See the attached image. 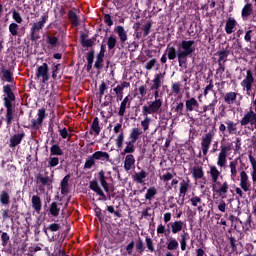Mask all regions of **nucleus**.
Returning a JSON list of instances; mask_svg holds the SVG:
<instances>
[{
  "mask_svg": "<svg viewBox=\"0 0 256 256\" xmlns=\"http://www.w3.org/2000/svg\"><path fill=\"white\" fill-rule=\"evenodd\" d=\"M195 41L193 40H182L179 44V50L171 44L167 45L166 53L169 61H175L178 59V65L182 69H187V59L195 53Z\"/></svg>",
  "mask_w": 256,
  "mask_h": 256,
  "instance_id": "obj_1",
  "label": "nucleus"
},
{
  "mask_svg": "<svg viewBox=\"0 0 256 256\" xmlns=\"http://www.w3.org/2000/svg\"><path fill=\"white\" fill-rule=\"evenodd\" d=\"M210 175L212 178V191L213 193H218L219 197H222V199H225L228 191H229V182L219 181V177L221 176V172H219V169H217V166H211L210 167Z\"/></svg>",
  "mask_w": 256,
  "mask_h": 256,
  "instance_id": "obj_2",
  "label": "nucleus"
},
{
  "mask_svg": "<svg viewBox=\"0 0 256 256\" xmlns=\"http://www.w3.org/2000/svg\"><path fill=\"white\" fill-rule=\"evenodd\" d=\"M47 21H49V15L44 13L41 16L40 21L33 23L30 29V41L35 42L41 39V30L45 27V23H47Z\"/></svg>",
  "mask_w": 256,
  "mask_h": 256,
  "instance_id": "obj_3",
  "label": "nucleus"
},
{
  "mask_svg": "<svg viewBox=\"0 0 256 256\" xmlns=\"http://www.w3.org/2000/svg\"><path fill=\"white\" fill-rule=\"evenodd\" d=\"M163 106V100H154L149 103V105H144L142 107V115L143 117H149V115H155V113H159V110Z\"/></svg>",
  "mask_w": 256,
  "mask_h": 256,
  "instance_id": "obj_4",
  "label": "nucleus"
},
{
  "mask_svg": "<svg viewBox=\"0 0 256 256\" xmlns=\"http://www.w3.org/2000/svg\"><path fill=\"white\" fill-rule=\"evenodd\" d=\"M253 83H255V77H253V72L247 70L245 79L240 83L243 91H246V95L251 97V91H253Z\"/></svg>",
  "mask_w": 256,
  "mask_h": 256,
  "instance_id": "obj_5",
  "label": "nucleus"
},
{
  "mask_svg": "<svg viewBox=\"0 0 256 256\" xmlns=\"http://www.w3.org/2000/svg\"><path fill=\"white\" fill-rule=\"evenodd\" d=\"M36 77L37 79H40L42 83H47V81H49V65L47 63L44 62L37 67Z\"/></svg>",
  "mask_w": 256,
  "mask_h": 256,
  "instance_id": "obj_6",
  "label": "nucleus"
},
{
  "mask_svg": "<svg viewBox=\"0 0 256 256\" xmlns=\"http://www.w3.org/2000/svg\"><path fill=\"white\" fill-rule=\"evenodd\" d=\"M165 76L162 73L156 74L154 79L152 80L153 85L150 87V91H154L155 101H161L159 99V89H161V79Z\"/></svg>",
  "mask_w": 256,
  "mask_h": 256,
  "instance_id": "obj_7",
  "label": "nucleus"
},
{
  "mask_svg": "<svg viewBox=\"0 0 256 256\" xmlns=\"http://www.w3.org/2000/svg\"><path fill=\"white\" fill-rule=\"evenodd\" d=\"M215 137V134L209 132L203 135L201 140V149L203 155H207L209 153V147H211V143H213V139Z\"/></svg>",
  "mask_w": 256,
  "mask_h": 256,
  "instance_id": "obj_8",
  "label": "nucleus"
},
{
  "mask_svg": "<svg viewBox=\"0 0 256 256\" xmlns=\"http://www.w3.org/2000/svg\"><path fill=\"white\" fill-rule=\"evenodd\" d=\"M3 93L6 95L3 99L4 105H13V102H15V93H13V89L10 84L3 86Z\"/></svg>",
  "mask_w": 256,
  "mask_h": 256,
  "instance_id": "obj_9",
  "label": "nucleus"
},
{
  "mask_svg": "<svg viewBox=\"0 0 256 256\" xmlns=\"http://www.w3.org/2000/svg\"><path fill=\"white\" fill-rule=\"evenodd\" d=\"M6 114L4 120L6 121L7 127H11L13 121H15V106L13 104L4 105Z\"/></svg>",
  "mask_w": 256,
  "mask_h": 256,
  "instance_id": "obj_10",
  "label": "nucleus"
},
{
  "mask_svg": "<svg viewBox=\"0 0 256 256\" xmlns=\"http://www.w3.org/2000/svg\"><path fill=\"white\" fill-rule=\"evenodd\" d=\"M3 221H7L12 215H19V205L13 204L9 209L1 210Z\"/></svg>",
  "mask_w": 256,
  "mask_h": 256,
  "instance_id": "obj_11",
  "label": "nucleus"
},
{
  "mask_svg": "<svg viewBox=\"0 0 256 256\" xmlns=\"http://www.w3.org/2000/svg\"><path fill=\"white\" fill-rule=\"evenodd\" d=\"M133 98H131L130 95L126 96L119 107V111H118V115L119 117H124L125 116V111H127V109H131V101Z\"/></svg>",
  "mask_w": 256,
  "mask_h": 256,
  "instance_id": "obj_12",
  "label": "nucleus"
},
{
  "mask_svg": "<svg viewBox=\"0 0 256 256\" xmlns=\"http://www.w3.org/2000/svg\"><path fill=\"white\" fill-rule=\"evenodd\" d=\"M89 187L91 191H94V193H97L99 197H102V201H107V195H105V192H103V189H101V186H99L97 181H90Z\"/></svg>",
  "mask_w": 256,
  "mask_h": 256,
  "instance_id": "obj_13",
  "label": "nucleus"
},
{
  "mask_svg": "<svg viewBox=\"0 0 256 256\" xmlns=\"http://www.w3.org/2000/svg\"><path fill=\"white\" fill-rule=\"evenodd\" d=\"M171 111L176 114V117H183L185 116V104L182 101L174 102Z\"/></svg>",
  "mask_w": 256,
  "mask_h": 256,
  "instance_id": "obj_14",
  "label": "nucleus"
},
{
  "mask_svg": "<svg viewBox=\"0 0 256 256\" xmlns=\"http://www.w3.org/2000/svg\"><path fill=\"white\" fill-rule=\"evenodd\" d=\"M186 113H191L199 109V102L195 98H190L185 101Z\"/></svg>",
  "mask_w": 256,
  "mask_h": 256,
  "instance_id": "obj_15",
  "label": "nucleus"
},
{
  "mask_svg": "<svg viewBox=\"0 0 256 256\" xmlns=\"http://www.w3.org/2000/svg\"><path fill=\"white\" fill-rule=\"evenodd\" d=\"M25 139V132H22L20 134H14L10 137V144L9 147L13 149V147H17V145H21V141Z\"/></svg>",
  "mask_w": 256,
  "mask_h": 256,
  "instance_id": "obj_16",
  "label": "nucleus"
},
{
  "mask_svg": "<svg viewBox=\"0 0 256 256\" xmlns=\"http://www.w3.org/2000/svg\"><path fill=\"white\" fill-rule=\"evenodd\" d=\"M36 183H41L43 187H53V180L49 176H43L41 173L36 175Z\"/></svg>",
  "mask_w": 256,
  "mask_h": 256,
  "instance_id": "obj_17",
  "label": "nucleus"
},
{
  "mask_svg": "<svg viewBox=\"0 0 256 256\" xmlns=\"http://www.w3.org/2000/svg\"><path fill=\"white\" fill-rule=\"evenodd\" d=\"M115 33H117L119 39H120V43L122 45H125V43L127 42V31H125V28L123 26H116L114 29Z\"/></svg>",
  "mask_w": 256,
  "mask_h": 256,
  "instance_id": "obj_18",
  "label": "nucleus"
},
{
  "mask_svg": "<svg viewBox=\"0 0 256 256\" xmlns=\"http://www.w3.org/2000/svg\"><path fill=\"white\" fill-rule=\"evenodd\" d=\"M253 13V4L246 3L241 11V17L243 21H247L249 17H251V14Z\"/></svg>",
  "mask_w": 256,
  "mask_h": 256,
  "instance_id": "obj_19",
  "label": "nucleus"
},
{
  "mask_svg": "<svg viewBox=\"0 0 256 256\" xmlns=\"http://www.w3.org/2000/svg\"><path fill=\"white\" fill-rule=\"evenodd\" d=\"M192 177L195 181H199V179H203L205 177V172L203 171V166H194L192 168Z\"/></svg>",
  "mask_w": 256,
  "mask_h": 256,
  "instance_id": "obj_20",
  "label": "nucleus"
},
{
  "mask_svg": "<svg viewBox=\"0 0 256 256\" xmlns=\"http://www.w3.org/2000/svg\"><path fill=\"white\" fill-rule=\"evenodd\" d=\"M235 27H237V20L235 18H228L225 25V32L227 35H231V33L235 32Z\"/></svg>",
  "mask_w": 256,
  "mask_h": 256,
  "instance_id": "obj_21",
  "label": "nucleus"
},
{
  "mask_svg": "<svg viewBox=\"0 0 256 256\" xmlns=\"http://www.w3.org/2000/svg\"><path fill=\"white\" fill-rule=\"evenodd\" d=\"M190 183H191V180L189 179V177L181 180L180 188H179L180 197L181 196L185 197V195H187V191H189Z\"/></svg>",
  "mask_w": 256,
  "mask_h": 256,
  "instance_id": "obj_22",
  "label": "nucleus"
},
{
  "mask_svg": "<svg viewBox=\"0 0 256 256\" xmlns=\"http://www.w3.org/2000/svg\"><path fill=\"white\" fill-rule=\"evenodd\" d=\"M217 105V98L212 100V102L208 105H204L202 110H196L197 113L203 115V113H207V111H211L212 115H215V107Z\"/></svg>",
  "mask_w": 256,
  "mask_h": 256,
  "instance_id": "obj_23",
  "label": "nucleus"
},
{
  "mask_svg": "<svg viewBox=\"0 0 256 256\" xmlns=\"http://www.w3.org/2000/svg\"><path fill=\"white\" fill-rule=\"evenodd\" d=\"M135 167V156L133 154H128L124 160L125 171H131Z\"/></svg>",
  "mask_w": 256,
  "mask_h": 256,
  "instance_id": "obj_24",
  "label": "nucleus"
},
{
  "mask_svg": "<svg viewBox=\"0 0 256 256\" xmlns=\"http://www.w3.org/2000/svg\"><path fill=\"white\" fill-rule=\"evenodd\" d=\"M89 134L93 135V132L95 133V137L99 136L101 133V126H99V117H94L92 124L90 126Z\"/></svg>",
  "mask_w": 256,
  "mask_h": 256,
  "instance_id": "obj_25",
  "label": "nucleus"
},
{
  "mask_svg": "<svg viewBox=\"0 0 256 256\" xmlns=\"http://www.w3.org/2000/svg\"><path fill=\"white\" fill-rule=\"evenodd\" d=\"M92 155L96 158V161H105L110 163L111 162V155H109L105 151H96Z\"/></svg>",
  "mask_w": 256,
  "mask_h": 256,
  "instance_id": "obj_26",
  "label": "nucleus"
},
{
  "mask_svg": "<svg viewBox=\"0 0 256 256\" xmlns=\"http://www.w3.org/2000/svg\"><path fill=\"white\" fill-rule=\"evenodd\" d=\"M69 179H71V174L66 175L62 180H61V194L62 195H67L69 193Z\"/></svg>",
  "mask_w": 256,
  "mask_h": 256,
  "instance_id": "obj_27",
  "label": "nucleus"
},
{
  "mask_svg": "<svg viewBox=\"0 0 256 256\" xmlns=\"http://www.w3.org/2000/svg\"><path fill=\"white\" fill-rule=\"evenodd\" d=\"M172 225H173V223H168L167 224V229H165V225L160 224L157 227V234L158 235H165V237H169V235H171Z\"/></svg>",
  "mask_w": 256,
  "mask_h": 256,
  "instance_id": "obj_28",
  "label": "nucleus"
},
{
  "mask_svg": "<svg viewBox=\"0 0 256 256\" xmlns=\"http://www.w3.org/2000/svg\"><path fill=\"white\" fill-rule=\"evenodd\" d=\"M232 55L234 57H241V55H243V44H241V42L239 40L237 42L233 43Z\"/></svg>",
  "mask_w": 256,
  "mask_h": 256,
  "instance_id": "obj_29",
  "label": "nucleus"
},
{
  "mask_svg": "<svg viewBox=\"0 0 256 256\" xmlns=\"http://www.w3.org/2000/svg\"><path fill=\"white\" fill-rule=\"evenodd\" d=\"M32 207L34 209V211H36V213H41V209L43 207V204L41 203V197H39L38 195H34L32 196Z\"/></svg>",
  "mask_w": 256,
  "mask_h": 256,
  "instance_id": "obj_30",
  "label": "nucleus"
},
{
  "mask_svg": "<svg viewBox=\"0 0 256 256\" xmlns=\"http://www.w3.org/2000/svg\"><path fill=\"white\" fill-rule=\"evenodd\" d=\"M141 135H143V131H141V129L133 128L130 132L129 139L132 143H137Z\"/></svg>",
  "mask_w": 256,
  "mask_h": 256,
  "instance_id": "obj_31",
  "label": "nucleus"
},
{
  "mask_svg": "<svg viewBox=\"0 0 256 256\" xmlns=\"http://www.w3.org/2000/svg\"><path fill=\"white\" fill-rule=\"evenodd\" d=\"M100 185L103 187L106 193H109V183H107V177H105V171L101 170L99 173Z\"/></svg>",
  "mask_w": 256,
  "mask_h": 256,
  "instance_id": "obj_32",
  "label": "nucleus"
},
{
  "mask_svg": "<svg viewBox=\"0 0 256 256\" xmlns=\"http://www.w3.org/2000/svg\"><path fill=\"white\" fill-rule=\"evenodd\" d=\"M46 43L49 45L50 49H55L59 45V38L51 34L46 35Z\"/></svg>",
  "mask_w": 256,
  "mask_h": 256,
  "instance_id": "obj_33",
  "label": "nucleus"
},
{
  "mask_svg": "<svg viewBox=\"0 0 256 256\" xmlns=\"http://www.w3.org/2000/svg\"><path fill=\"white\" fill-rule=\"evenodd\" d=\"M224 101L227 105H233V103H235V101H237V93L227 92L224 95Z\"/></svg>",
  "mask_w": 256,
  "mask_h": 256,
  "instance_id": "obj_34",
  "label": "nucleus"
},
{
  "mask_svg": "<svg viewBox=\"0 0 256 256\" xmlns=\"http://www.w3.org/2000/svg\"><path fill=\"white\" fill-rule=\"evenodd\" d=\"M145 179H147V172L145 170L134 174V181L140 185L144 183Z\"/></svg>",
  "mask_w": 256,
  "mask_h": 256,
  "instance_id": "obj_35",
  "label": "nucleus"
},
{
  "mask_svg": "<svg viewBox=\"0 0 256 256\" xmlns=\"http://www.w3.org/2000/svg\"><path fill=\"white\" fill-rule=\"evenodd\" d=\"M68 19L74 27H79V16L73 10L68 11Z\"/></svg>",
  "mask_w": 256,
  "mask_h": 256,
  "instance_id": "obj_36",
  "label": "nucleus"
},
{
  "mask_svg": "<svg viewBox=\"0 0 256 256\" xmlns=\"http://www.w3.org/2000/svg\"><path fill=\"white\" fill-rule=\"evenodd\" d=\"M1 74H2V81H6L7 83H11L13 81V72H11V70L2 68Z\"/></svg>",
  "mask_w": 256,
  "mask_h": 256,
  "instance_id": "obj_37",
  "label": "nucleus"
},
{
  "mask_svg": "<svg viewBox=\"0 0 256 256\" xmlns=\"http://www.w3.org/2000/svg\"><path fill=\"white\" fill-rule=\"evenodd\" d=\"M61 208H59V204L57 202H52L49 207V213L52 217H59V213Z\"/></svg>",
  "mask_w": 256,
  "mask_h": 256,
  "instance_id": "obj_38",
  "label": "nucleus"
},
{
  "mask_svg": "<svg viewBox=\"0 0 256 256\" xmlns=\"http://www.w3.org/2000/svg\"><path fill=\"white\" fill-rule=\"evenodd\" d=\"M131 153H135V142L128 141L126 142V147L121 153V155H131Z\"/></svg>",
  "mask_w": 256,
  "mask_h": 256,
  "instance_id": "obj_39",
  "label": "nucleus"
},
{
  "mask_svg": "<svg viewBox=\"0 0 256 256\" xmlns=\"http://www.w3.org/2000/svg\"><path fill=\"white\" fill-rule=\"evenodd\" d=\"M181 240H180V247L181 251H187V241H189V233L183 232L181 235Z\"/></svg>",
  "mask_w": 256,
  "mask_h": 256,
  "instance_id": "obj_40",
  "label": "nucleus"
},
{
  "mask_svg": "<svg viewBox=\"0 0 256 256\" xmlns=\"http://www.w3.org/2000/svg\"><path fill=\"white\" fill-rule=\"evenodd\" d=\"M55 155L58 157H61V155H63V150L58 144H53L50 148V156L53 157Z\"/></svg>",
  "mask_w": 256,
  "mask_h": 256,
  "instance_id": "obj_41",
  "label": "nucleus"
},
{
  "mask_svg": "<svg viewBox=\"0 0 256 256\" xmlns=\"http://www.w3.org/2000/svg\"><path fill=\"white\" fill-rule=\"evenodd\" d=\"M172 233L173 235H177V233H180V231H183V221H175L172 222Z\"/></svg>",
  "mask_w": 256,
  "mask_h": 256,
  "instance_id": "obj_42",
  "label": "nucleus"
},
{
  "mask_svg": "<svg viewBox=\"0 0 256 256\" xmlns=\"http://www.w3.org/2000/svg\"><path fill=\"white\" fill-rule=\"evenodd\" d=\"M11 201V196H9V192L3 190L0 194V203L4 206L9 205Z\"/></svg>",
  "mask_w": 256,
  "mask_h": 256,
  "instance_id": "obj_43",
  "label": "nucleus"
},
{
  "mask_svg": "<svg viewBox=\"0 0 256 256\" xmlns=\"http://www.w3.org/2000/svg\"><path fill=\"white\" fill-rule=\"evenodd\" d=\"M96 158L94 157V155H90L86 158L85 164H84V169H93V167H95V163H96Z\"/></svg>",
  "mask_w": 256,
  "mask_h": 256,
  "instance_id": "obj_44",
  "label": "nucleus"
},
{
  "mask_svg": "<svg viewBox=\"0 0 256 256\" xmlns=\"http://www.w3.org/2000/svg\"><path fill=\"white\" fill-rule=\"evenodd\" d=\"M167 249L168 251H177L179 249V242L175 238H170V240L167 243Z\"/></svg>",
  "mask_w": 256,
  "mask_h": 256,
  "instance_id": "obj_45",
  "label": "nucleus"
},
{
  "mask_svg": "<svg viewBox=\"0 0 256 256\" xmlns=\"http://www.w3.org/2000/svg\"><path fill=\"white\" fill-rule=\"evenodd\" d=\"M155 195H157V188L155 187L148 188L145 194L146 201H153V197H155Z\"/></svg>",
  "mask_w": 256,
  "mask_h": 256,
  "instance_id": "obj_46",
  "label": "nucleus"
},
{
  "mask_svg": "<svg viewBox=\"0 0 256 256\" xmlns=\"http://www.w3.org/2000/svg\"><path fill=\"white\" fill-rule=\"evenodd\" d=\"M227 125V132L229 133V135H233L234 133L237 132V124L234 123L231 120H228L225 122Z\"/></svg>",
  "mask_w": 256,
  "mask_h": 256,
  "instance_id": "obj_47",
  "label": "nucleus"
},
{
  "mask_svg": "<svg viewBox=\"0 0 256 256\" xmlns=\"http://www.w3.org/2000/svg\"><path fill=\"white\" fill-rule=\"evenodd\" d=\"M107 46H108V51H113V49L117 47V37L115 36L108 37Z\"/></svg>",
  "mask_w": 256,
  "mask_h": 256,
  "instance_id": "obj_48",
  "label": "nucleus"
},
{
  "mask_svg": "<svg viewBox=\"0 0 256 256\" xmlns=\"http://www.w3.org/2000/svg\"><path fill=\"white\" fill-rule=\"evenodd\" d=\"M136 251L140 254L143 255L145 253V244L143 243V239L141 237L138 238L135 244Z\"/></svg>",
  "mask_w": 256,
  "mask_h": 256,
  "instance_id": "obj_49",
  "label": "nucleus"
},
{
  "mask_svg": "<svg viewBox=\"0 0 256 256\" xmlns=\"http://www.w3.org/2000/svg\"><path fill=\"white\" fill-rule=\"evenodd\" d=\"M145 243L148 251L150 253H155V243L153 242V239L149 236L145 237Z\"/></svg>",
  "mask_w": 256,
  "mask_h": 256,
  "instance_id": "obj_50",
  "label": "nucleus"
},
{
  "mask_svg": "<svg viewBox=\"0 0 256 256\" xmlns=\"http://www.w3.org/2000/svg\"><path fill=\"white\" fill-rule=\"evenodd\" d=\"M8 29L12 37H17V35H19V25L17 23H11Z\"/></svg>",
  "mask_w": 256,
  "mask_h": 256,
  "instance_id": "obj_51",
  "label": "nucleus"
},
{
  "mask_svg": "<svg viewBox=\"0 0 256 256\" xmlns=\"http://www.w3.org/2000/svg\"><path fill=\"white\" fill-rule=\"evenodd\" d=\"M218 167H225L227 165V155L223 153H219L217 160Z\"/></svg>",
  "mask_w": 256,
  "mask_h": 256,
  "instance_id": "obj_52",
  "label": "nucleus"
},
{
  "mask_svg": "<svg viewBox=\"0 0 256 256\" xmlns=\"http://www.w3.org/2000/svg\"><path fill=\"white\" fill-rule=\"evenodd\" d=\"M123 141H125V134L121 132L115 140L117 149H123Z\"/></svg>",
  "mask_w": 256,
  "mask_h": 256,
  "instance_id": "obj_53",
  "label": "nucleus"
},
{
  "mask_svg": "<svg viewBox=\"0 0 256 256\" xmlns=\"http://www.w3.org/2000/svg\"><path fill=\"white\" fill-rule=\"evenodd\" d=\"M94 213L100 223L105 221V216H103V212L99 206L94 208Z\"/></svg>",
  "mask_w": 256,
  "mask_h": 256,
  "instance_id": "obj_54",
  "label": "nucleus"
},
{
  "mask_svg": "<svg viewBox=\"0 0 256 256\" xmlns=\"http://www.w3.org/2000/svg\"><path fill=\"white\" fill-rule=\"evenodd\" d=\"M190 202L192 203V206L193 207H198V211H201V203H203V201L198 197V196H193L191 199H190Z\"/></svg>",
  "mask_w": 256,
  "mask_h": 256,
  "instance_id": "obj_55",
  "label": "nucleus"
},
{
  "mask_svg": "<svg viewBox=\"0 0 256 256\" xmlns=\"http://www.w3.org/2000/svg\"><path fill=\"white\" fill-rule=\"evenodd\" d=\"M230 173H231V179H235V177H237V162L235 161L230 162Z\"/></svg>",
  "mask_w": 256,
  "mask_h": 256,
  "instance_id": "obj_56",
  "label": "nucleus"
},
{
  "mask_svg": "<svg viewBox=\"0 0 256 256\" xmlns=\"http://www.w3.org/2000/svg\"><path fill=\"white\" fill-rule=\"evenodd\" d=\"M12 19H14L17 23H23V18L21 17V13H19L16 9H12Z\"/></svg>",
  "mask_w": 256,
  "mask_h": 256,
  "instance_id": "obj_57",
  "label": "nucleus"
},
{
  "mask_svg": "<svg viewBox=\"0 0 256 256\" xmlns=\"http://www.w3.org/2000/svg\"><path fill=\"white\" fill-rule=\"evenodd\" d=\"M151 27H153V23L147 22L144 26H142L143 37H147L149 33H151Z\"/></svg>",
  "mask_w": 256,
  "mask_h": 256,
  "instance_id": "obj_58",
  "label": "nucleus"
},
{
  "mask_svg": "<svg viewBox=\"0 0 256 256\" xmlns=\"http://www.w3.org/2000/svg\"><path fill=\"white\" fill-rule=\"evenodd\" d=\"M59 67H61V64L53 63V66H52V79H53V81H57V75H59Z\"/></svg>",
  "mask_w": 256,
  "mask_h": 256,
  "instance_id": "obj_59",
  "label": "nucleus"
},
{
  "mask_svg": "<svg viewBox=\"0 0 256 256\" xmlns=\"http://www.w3.org/2000/svg\"><path fill=\"white\" fill-rule=\"evenodd\" d=\"M105 59V56H96V62L94 64L95 69H103V61Z\"/></svg>",
  "mask_w": 256,
  "mask_h": 256,
  "instance_id": "obj_60",
  "label": "nucleus"
},
{
  "mask_svg": "<svg viewBox=\"0 0 256 256\" xmlns=\"http://www.w3.org/2000/svg\"><path fill=\"white\" fill-rule=\"evenodd\" d=\"M171 91L175 95H179L181 93V82H175L171 86Z\"/></svg>",
  "mask_w": 256,
  "mask_h": 256,
  "instance_id": "obj_61",
  "label": "nucleus"
},
{
  "mask_svg": "<svg viewBox=\"0 0 256 256\" xmlns=\"http://www.w3.org/2000/svg\"><path fill=\"white\" fill-rule=\"evenodd\" d=\"M144 120L141 122V126L143 128L144 131H148L149 130V125L151 123V118H149V116H144Z\"/></svg>",
  "mask_w": 256,
  "mask_h": 256,
  "instance_id": "obj_62",
  "label": "nucleus"
},
{
  "mask_svg": "<svg viewBox=\"0 0 256 256\" xmlns=\"http://www.w3.org/2000/svg\"><path fill=\"white\" fill-rule=\"evenodd\" d=\"M31 123L32 129H39V127L43 125V120H41L40 118L32 119Z\"/></svg>",
  "mask_w": 256,
  "mask_h": 256,
  "instance_id": "obj_63",
  "label": "nucleus"
},
{
  "mask_svg": "<svg viewBox=\"0 0 256 256\" xmlns=\"http://www.w3.org/2000/svg\"><path fill=\"white\" fill-rule=\"evenodd\" d=\"M48 165L49 167H57L59 165V157H50Z\"/></svg>",
  "mask_w": 256,
  "mask_h": 256,
  "instance_id": "obj_64",
  "label": "nucleus"
}]
</instances>
